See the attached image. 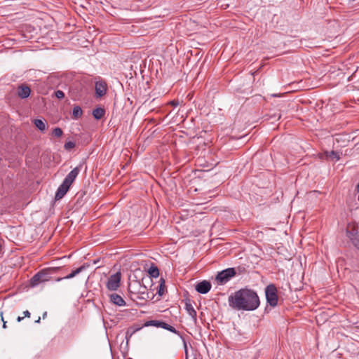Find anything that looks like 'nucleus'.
<instances>
[{
    "label": "nucleus",
    "instance_id": "nucleus-25",
    "mask_svg": "<svg viewBox=\"0 0 359 359\" xmlns=\"http://www.w3.org/2000/svg\"><path fill=\"white\" fill-rule=\"evenodd\" d=\"M55 95L58 99H62L65 97V93L60 90H57L55 92Z\"/></svg>",
    "mask_w": 359,
    "mask_h": 359
},
{
    "label": "nucleus",
    "instance_id": "nucleus-32",
    "mask_svg": "<svg viewBox=\"0 0 359 359\" xmlns=\"http://www.w3.org/2000/svg\"><path fill=\"white\" fill-rule=\"evenodd\" d=\"M47 316V312H44L43 314V318L44 319Z\"/></svg>",
    "mask_w": 359,
    "mask_h": 359
},
{
    "label": "nucleus",
    "instance_id": "nucleus-12",
    "mask_svg": "<svg viewBox=\"0 0 359 359\" xmlns=\"http://www.w3.org/2000/svg\"><path fill=\"white\" fill-rule=\"evenodd\" d=\"M105 114V110L102 107H97L93 111V117L97 119H101Z\"/></svg>",
    "mask_w": 359,
    "mask_h": 359
},
{
    "label": "nucleus",
    "instance_id": "nucleus-6",
    "mask_svg": "<svg viewBox=\"0 0 359 359\" xmlns=\"http://www.w3.org/2000/svg\"><path fill=\"white\" fill-rule=\"evenodd\" d=\"M121 278V274L120 272L111 275L106 283L107 288L111 291L116 290L120 286Z\"/></svg>",
    "mask_w": 359,
    "mask_h": 359
},
{
    "label": "nucleus",
    "instance_id": "nucleus-34",
    "mask_svg": "<svg viewBox=\"0 0 359 359\" xmlns=\"http://www.w3.org/2000/svg\"><path fill=\"white\" fill-rule=\"evenodd\" d=\"M194 359H198V358H194Z\"/></svg>",
    "mask_w": 359,
    "mask_h": 359
},
{
    "label": "nucleus",
    "instance_id": "nucleus-26",
    "mask_svg": "<svg viewBox=\"0 0 359 359\" xmlns=\"http://www.w3.org/2000/svg\"><path fill=\"white\" fill-rule=\"evenodd\" d=\"M184 352H185V359H189L187 346V344L185 341L184 342Z\"/></svg>",
    "mask_w": 359,
    "mask_h": 359
},
{
    "label": "nucleus",
    "instance_id": "nucleus-31",
    "mask_svg": "<svg viewBox=\"0 0 359 359\" xmlns=\"http://www.w3.org/2000/svg\"><path fill=\"white\" fill-rule=\"evenodd\" d=\"M40 321H41V318H40V317H39V318H38V319H37L36 320H35V323H40Z\"/></svg>",
    "mask_w": 359,
    "mask_h": 359
},
{
    "label": "nucleus",
    "instance_id": "nucleus-19",
    "mask_svg": "<svg viewBox=\"0 0 359 359\" xmlns=\"http://www.w3.org/2000/svg\"><path fill=\"white\" fill-rule=\"evenodd\" d=\"M86 269V266L84 265L79 267L78 269L74 270L72 271L71 273L65 276L64 278L66 279H70L76 276L77 274L80 273L81 271H83Z\"/></svg>",
    "mask_w": 359,
    "mask_h": 359
},
{
    "label": "nucleus",
    "instance_id": "nucleus-4",
    "mask_svg": "<svg viewBox=\"0 0 359 359\" xmlns=\"http://www.w3.org/2000/svg\"><path fill=\"white\" fill-rule=\"evenodd\" d=\"M265 296L267 303L272 307L278 305V290L275 285L269 284L265 288Z\"/></svg>",
    "mask_w": 359,
    "mask_h": 359
},
{
    "label": "nucleus",
    "instance_id": "nucleus-2",
    "mask_svg": "<svg viewBox=\"0 0 359 359\" xmlns=\"http://www.w3.org/2000/svg\"><path fill=\"white\" fill-rule=\"evenodd\" d=\"M80 172L79 167L74 168L65 178L62 183L58 187L55 196V200H60L67 194L72 184L74 182Z\"/></svg>",
    "mask_w": 359,
    "mask_h": 359
},
{
    "label": "nucleus",
    "instance_id": "nucleus-17",
    "mask_svg": "<svg viewBox=\"0 0 359 359\" xmlns=\"http://www.w3.org/2000/svg\"><path fill=\"white\" fill-rule=\"evenodd\" d=\"M165 291H166V286H165V280L163 278H161L160 279V284L158 286V290L157 291V293L158 294L159 296H163L165 294Z\"/></svg>",
    "mask_w": 359,
    "mask_h": 359
},
{
    "label": "nucleus",
    "instance_id": "nucleus-9",
    "mask_svg": "<svg viewBox=\"0 0 359 359\" xmlns=\"http://www.w3.org/2000/svg\"><path fill=\"white\" fill-rule=\"evenodd\" d=\"M31 89L26 84H21L18 88V95L22 99L28 97L30 95Z\"/></svg>",
    "mask_w": 359,
    "mask_h": 359
},
{
    "label": "nucleus",
    "instance_id": "nucleus-24",
    "mask_svg": "<svg viewBox=\"0 0 359 359\" xmlns=\"http://www.w3.org/2000/svg\"><path fill=\"white\" fill-rule=\"evenodd\" d=\"M140 327L136 329H133L132 327L129 328L126 332V337H130L136 331L140 330Z\"/></svg>",
    "mask_w": 359,
    "mask_h": 359
},
{
    "label": "nucleus",
    "instance_id": "nucleus-33",
    "mask_svg": "<svg viewBox=\"0 0 359 359\" xmlns=\"http://www.w3.org/2000/svg\"><path fill=\"white\" fill-rule=\"evenodd\" d=\"M358 187V189L359 190V184L358 185V187Z\"/></svg>",
    "mask_w": 359,
    "mask_h": 359
},
{
    "label": "nucleus",
    "instance_id": "nucleus-13",
    "mask_svg": "<svg viewBox=\"0 0 359 359\" xmlns=\"http://www.w3.org/2000/svg\"><path fill=\"white\" fill-rule=\"evenodd\" d=\"M186 310H187V313H189V315L196 322L197 320V318H196L197 313L190 303H186Z\"/></svg>",
    "mask_w": 359,
    "mask_h": 359
},
{
    "label": "nucleus",
    "instance_id": "nucleus-10",
    "mask_svg": "<svg viewBox=\"0 0 359 359\" xmlns=\"http://www.w3.org/2000/svg\"><path fill=\"white\" fill-rule=\"evenodd\" d=\"M110 302L118 306H123L126 305L125 300L118 294L112 293L109 295Z\"/></svg>",
    "mask_w": 359,
    "mask_h": 359
},
{
    "label": "nucleus",
    "instance_id": "nucleus-8",
    "mask_svg": "<svg viewBox=\"0 0 359 359\" xmlns=\"http://www.w3.org/2000/svg\"><path fill=\"white\" fill-rule=\"evenodd\" d=\"M211 289V284L208 280H203L196 285V290L201 294H206Z\"/></svg>",
    "mask_w": 359,
    "mask_h": 359
},
{
    "label": "nucleus",
    "instance_id": "nucleus-11",
    "mask_svg": "<svg viewBox=\"0 0 359 359\" xmlns=\"http://www.w3.org/2000/svg\"><path fill=\"white\" fill-rule=\"evenodd\" d=\"M33 123L35 127L37 128L42 133H44L48 128V123L45 120L34 119L33 121Z\"/></svg>",
    "mask_w": 359,
    "mask_h": 359
},
{
    "label": "nucleus",
    "instance_id": "nucleus-23",
    "mask_svg": "<svg viewBox=\"0 0 359 359\" xmlns=\"http://www.w3.org/2000/svg\"><path fill=\"white\" fill-rule=\"evenodd\" d=\"M75 147V143L74 142L69 141L65 144L64 148L66 150H70Z\"/></svg>",
    "mask_w": 359,
    "mask_h": 359
},
{
    "label": "nucleus",
    "instance_id": "nucleus-7",
    "mask_svg": "<svg viewBox=\"0 0 359 359\" xmlns=\"http://www.w3.org/2000/svg\"><path fill=\"white\" fill-rule=\"evenodd\" d=\"M95 94L98 97H101L107 93V83L103 81H99L95 83Z\"/></svg>",
    "mask_w": 359,
    "mask_h": 359
},
{
    "label": "nucleus",
    "instance_id": "nucleus-29",
    "mask_svg": "<svg viewBox=\"0 0 359 359\" xmlns=\"http://www.w3.org/2000/svg\"><path fill=\"white\" fill-rule=\"evenodd\" d=\"M1 320H2V321H3V327H4V328H6V321H4V318H3V317H1Z\"/></svg>",
    "mask_w": 359,
    "mask_h": 359
},
{
    "label": "nucleus",
    "instance_id": "nucleus-16",
    "mask_svg": "<svg viewBox=\"0 0 359 359\" xmlns=\"http://www.w3.org/2000/svg\"><path fill=\"white\" fill-rule=\"evenodd\" d=\"M159 327L163 328V329L167 330L174 334L180 335L179 331H177L174 327L170 325L169 324L166 323L165 322L161 321Z\"/></svg>",
    "mask_w": 359,
    "mask_h": 359
},
{
    "label": "nucleus",
    "instance_id": "nucleus-3",
    "mask_svg": "<svg viewBox=\"0 0 359 359\" xmlns=\"http://www.w3.org/2000/svg\"><path fill=\"white\" fill-rule=\"evenodd\" d=\"M55 272L54 269H45L36 273L30 280V284L35 287L41 283L49 281L51 279V275Z\"/></svg>",
    "mask_w": 359,
    "mask_h": 359
},
{
    "label": "nucleus",
    "instance_id": "nucleus-28",
    "mask_svg": "<svg viewBox=\"0 0 359 359\" xmlns=\"http://www.w3.org/2000/svg\"><path fill=\"white\" fill-rule=\"evenodd\" d=\"M170 104L174 107H176L179 104V102L178 101H176V100H172L170 102Z\"/></svg>",
    "mask_w": 359,
    "mask_h": 359
},
{
    "label": "nucleus",
    "instance_id": "nucleus-18",
    "mask_svg": "<svg viewBox=\"0 0 359 359\" xmlns=\"http://www.w3.org/2000/svg\"><path fill=\"white\" fill-rule=\"evenodd\" d=\"M149 274L150 276L153 278H157L159 276V270L156 266L154 264H152L148 271Z\"/></svg>",
    "mask_w": 359,
    "mask_h": 359
},
{
    "label": "nucleus",
    "instance_id": "nucleus-20",
    "mask_svg": "<svg viewBox=\"0 0 359 359\" xmlns=\"http://www.w3.org/2000/svg\"><path fill=\"white\" fill-rule=\"evenodd\" d=\"M83 114L81 108L79 106H75L72 110V117L74 119H78Z\"/></svg>",
    "mask_w": 359,
    "mask_h": 359
},
{
    "label": "nucleus",
    "instance_id": "nucleus-14",
    "mask_svg": "<svg viewBox=\"0 0 359 359\" xmlns=\"http://www.w3.org/2000/svg\"><path fill=\"white\" fill-rule=\"evenodd\" d=\"M348 237L351 241L353 245L359 250V234H353L351 232H348Z\"/></svg>",
    "mask_w": 359,
    "mask_h": 359
},
{
    "label": "nucleus",
    "instance_id": "nucleus-15",
    "mask_svg": "<svg viewBox=\"0 0 359 359\" xmlns=\"http://www.w3.org/2000/svg\"><path fill=\"white\" fill-rule=\"evenodd\" d=\"M324 154L327 159L335 160L336 161L340 159L339 153L334 151H325Z\"/></svg>",
    "mask_w": 359,
    "mask_h": 359
},
{
    "label": "nucleus",
    "instance_id": "nucleus-1",
    "mask_svg": "<svg viewBox=\"0 0 359 359\" xmlns=\"http://www.w3.org/2000/svg\"><path fill=\"white\" fill-rule=\"evenodd\" d=\"M228 302L229 306L236 311H254L260 305L257 293L248 288H243L231 294Z\"/></svg>",
    "mask_w": 359,
    "mask_h": 359
},
{
    "label": "nucleus",
    "instance_id": "nucleus-22",
    "mask_svg": "<svg viewBox=\"0 0 359 359\" xmlns=\"http://www.w3.org/2000/svg\"><path fill=\"white\" fill-rule=\"evenodd\" d=\"M52 135L55 137H60L63 135V131L60 128H55L52 131Z\"/></svg>",
    "mask_w": 359,
    "mask_h": 359
},
{
    "label": "nucleus",
    "instance_id": "nucleus-5",
    "mask_svg": "<svg viewBox=\"0 0 359 359\" xmlns=\"http://www.w3.org/2000/svg\"><path fill=\"white\" fill-rule=\"evenodd\" d=\"M236 273V272L234 268H228L218 273L216 276V280L219 284L224 285L233 277Z\"/></svg>",
    "mask_w": 359,
    "mask_h": 359
},
{
    "label": "nucleus",
    "instance_id": "nucleus-21",
    "mask_svg": "<svg viewBox=\"0 0 359 359\" xmlns=\"http://www.w3.org/2000/svg\"><path fill=\"white\" fill-rule=\"evenodd\" d=\"M160 323H161V320H149V321H147L144 324V326H145V327L154 326V327H160Z\"/></svg>",
    "mask_w": 359,
    "mask_h": 359
},
{
    "label": "nucleus",
    "instance_id": "nucleus-30",
    "mask_svg": "<svg viewBox=\"0 0 359 359\" xmlns=\"http://www.w3.org/2000/svg\"><path fill=\"white\" fill-rule=\"evenodd\" d=\"M23 318H24V317H23V316H22V317H21V316H18V317L17 318V321H18V322H20Z\"/></svg>",
    "mask_w": 359,
    "mask_h": 359
},
{
    "label": "nucleus",
    "instance_id": "nucleus-27",
    "mask_svg": "<svg viewBox=\"0 0 359 359\" xmlns=\"http://www.w3.org/2000/svg\"><path fill=\"white\" fill-rule=\"evenodd\" d=\"M30 316H31V313H30V312H29V311H27H27H25L23 312V317H24V318H26V317H27V318H29V317H30Z\"/></svg>",
    "mask_w": 359,
    "mask_h": 359
}]
</instances>
